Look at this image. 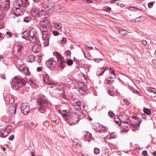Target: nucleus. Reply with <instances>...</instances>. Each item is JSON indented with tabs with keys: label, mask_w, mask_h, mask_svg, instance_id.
I'll return each mask as SVG.
<instances>
[{
	"label": "nucleus",
	"mask_w": 156,
	"mask_h": 156,
	"mask_svg": "<svg viewBox=\"0 0 156 156\" xmlns=\"http://www.w3.org/2000/svg\"><path fill=\"white\" fill-rule=\"evenodd\" d=\"M26 83L25 80L19 76L13 78L11 83V87L14 90H18Z\"/></svg>",
	"instance_id": "1"
},
{
	"label": "nucleus",
	"mask_w": 156,
	"mask_h": 156,
	"mask_svg": "<svg viewBox=\"0 0 156 156\" xmlns=\"http://www.w3.org/2000/svg\"><path fill=\"white\" fill-rule=\"evenodd\" d=\"M20 3L16 2L14 8L16 11L19 13V14H22L24 12L23 8L27 7L29 5L28 0H20Z\"/></svg>",
	"instance_id": "2"
},
{
	"label": "nucleus",
	"mask_w": 156,
	"mask_h": 156,
	"mask_svg": "<svg viewBox=\"0 0 156 156\" xmlns=\"http://www.w3.org/2000/svg\"><path fill=\"white\" fill-rule=\"evenodd\" d=\"M81 115L78 116L76 115H74L70 114L66 118L65 120L70 125L72 126L77 124L80 120L83 118Z\"/></svg>",
	"instance_id": "3"
},
{
	"label": "nucleus",
	"mask_w": 156,
	"mask_h": 156,
	"mask_svg": "<svg viewBox=\"0 0 156 156\" xmlns=\"http://www.w3.org/2000/svg\"><path fill=\"white\" fill-rule=\"evenodd\" d=\"M38 105L39 107L38 108V110L41 113H44L46 112L45 109L47 107V105L48 102L45 99L39 97L37 99Z\"/></svg>",
	"instance_id": "4"
},
{
	"label": "nucleus",
	"mask_w": 156,
	"mask_h": 156,
	"mask_svg": "<svg viewBox=\"0 0 156 156\" xmlns=\"http://www.w3.org/2000/svg\"><path fill=\"white\" fill-rule=\"evenodd\" d=\"M26 37L29 39L31 43H36L39 41V39L37 35V33L33 29L30 30L27 35Z\"/></svg>",
	"instance_id": "5"
},
{
	"label": "nucleus",
	"mask_w": 156,
	"mask_h": 156,
	"mask_svg": "<svg viewBox=\"0 0 156 156\" xmlns=\"http://www.w3.org/2000/svg\"><path fill=\"white\" fill-rule=\"evenodd\" d=\"M53 54L56 56L58 67L62 69L65 66L66 63L64 58L57 52Z\"/></svg>",
	"instance_id": "6"
},
{
	"label": "nucleus",
	"mask_w": 156,
	"mask_h": 156,
	"mask_svg": "<svg viewBox=\"0 0 156 156\" xmlns=\"http://www.w3.org/2000/svg\"><path fill=\"white\" fill-rule=\"evenodd\" d=\"M42 38L45 43L44 45L45 46H47L49 44V40L51 35V34L50 33V32L48 30H45L42 31Z\"/></svg>",
	"instance_id": "7"
},
{
	"label": "nucleus",
	"mask_w": 156,
	"mask_h": 156,
	"mask_svg": "<svg viewBox=\"0 0 156 156\" xmlns=\"http://www.w3.org/2000/svg\"><path fill=\"white\" fill-rule=\"evenodd\" d=\"M46 65L47 67L50 68L51 70L53 69L56 66L57 63L55 59L53 58H50L48 59L46 62Z\"/></svg>",
	"instance_id": "8"
},
{
	"label": "nucleus",
	"mask_w": 156,
	"mask_h": 156,
	"mask_svg": "<svg viewBox=\"0 0 156 156\" xmlns=\"http://www.w3.org/2000/svg\"><path fill=\"white\" fill-rule=\"evenodd\" d=\"M21 110L22 113L24 115L28 114L30 110L29 104L27 103H23L21 104Z\"/></svg>",
	"instance_id": "9"
},
{
	"label": "nucleus",
	"mask_w": 156,
	"mask_h": 156,
	"mask_svg": "<svg viewBox=\"0 0 156 156\" xmlns=\"http://www.w3.org/2000/svg\"><path fill=\"white\" fill-rule=\"evenodd\" d=\"M78 89L80 94L83 95L87 90V87L84 83H79L78 86Z\"/></svg>",
	"instance_id": "10"
},
{
	"label": "nucleus",
	"mask_w": 156,
	"mask_h": 156,
	"mask_svg": "<svg viewBox=\"0 0 156 156\" xmlns=\"http://www.w3.org/2000/svg\"><path fill=\"white\" fill-rule=\"evenodd\" d=\"M43 76V82L46 84L50 85L52 84V81L51 80L48 75L45 72L42 74Z\"/></svg>",
	"instance_id": "11"
},
{
	"label": "nucleus",
	"mask_w": 156,
	"mask_h": 156,
	"mask_svg": "<svg viewBox=\"0 0 156 156\" xmlns=\"http://www.w3.org/2000/svg\"><path fill=\"white\" fill-rule=\"evenodd\" d=\"M31 15L34 17H39L40 16V14H41L40 12H39L38 9L35 8H32L30 11Z\"/></svg>",
	"instance_id": "12"
},
{
	"label": "nucleus",
	"mask_w": 156,
	"mask_h": 156,
	"mask_svg": "<svg viewBox=\"0 0 156 156\" xmlns=\"http://www.w3.org/2000/svg\"><path fill=\"white\" fill-rule=\"evenodd\" d=\"M58 112L61 115L62 117L64 119L70 114L69 113V111L67 109L62 110L61 109H60Z\"/></svg>",
	"instance_id": "13"
},
{
	"label": "nucleus",
	"mask_w": 156,
	"mask_h": 156,
	"mask_svg": "<svg viewBox=\"0 0 156 156\" xmlns=\"http://www.w3.org/2000/svg\"><path fill=\"white\" fill-rule=\"evenodd\" d=\"M40 24L41 27L46 29L49 28L51 26L50 23L48 20H44L41 21Z\"/></svg>",
	"instance_id": "14"
},
{
	"label": "nucleus",
	"mask_w": 156,
	"mask_h": 156,
	"mask_svg": "<svg viewBox=\"0 0 156 156\" xmlns=\"http://www.w3.org/2000/svg\"><path fill=\"white\" fill-rule=\"evenodd\" d=\"M1 5L3 8L5 9H8L10 6L9 0H2Z\"/></svg>",
	"instance_id": "15"
},
{
	"label": "nucleus",
	"mask_w": 156,
	"mask_h": 156,
	"mask_svg": "<svg viewBox=\"0 0 156 156\" xmlns=\"http://www.w3.org/2000/svg\"><path fill=\"white\" fill-rule=\"evenodd\" d=\"M130 124H131L130 122L121 123L120 126H121L122 130L124 131H128L129 130V128L131 127Z\"/></svg>",
	"instance_id": "16"
},
{
	"label": "nucleus",
	"mask_w": 156,
	"mask_h": 156,
	"mask_svg": "<svg viewBox=\"0 0 156 156\" xmlns=\"http://www.w3.org/2000/svg\"><path fill=\"white\" fill-rule=\"evenodd\" d=\"M114 82L113 78L110 76L105 81V84L107 86H111Z\"/></svg>",
	"instance_id": "17"
},
{
	"label": "nucleus",
	"mask_w": 156,
	"mask_h": 156,
	"mask_svg": "<svg viewBox=\"0 0 156 156\" xmlns=\"http://www.w3.org/2000/svg\"><path fill=\"white\" fill-rule=\"evenodd\" d=\"M129 116L125 114H123L121 116L119 119L121 123L125 122H130V120L129 119Z\"/></svg>",
	"instance_id": "18"
},
{
	"label": "nucleus",
	"mask_w": 156,
	"mask_h": 156,
	"mask_svg": "<svg viewBox=\"0 0 156 156\" xmlns=\"http://www.w3.org/2000/svg\"><path fill=\"white\" fill-rule=\"evenodd\" d=\"M81 103L80 101H76L72 104L73 108L76 110L80 111L81 109L80 105Z\"/></svg>",
	"instance_id": "19"
},
{
	"label": "nucleus",
	"mask_w": 156,
	"mask_h": 156,
	"mask_svg": "<svg viewBox=\"0 0 156 156\" xmlns=\"http://www.w3.org/2000/svg\"><path fill=\"white\" fill-rule=\"evenodd\" d=\"M73 145L74 147L77 149L80 148L81 146L80 142L78 141L77 139H75L73 140Z\"/></svg>",
	"instance_id": "20"
},
{
	"label": "nucleus",
	"mask_w": 156,
	"mask_h": 156,
	"mask_svg": "<svg viewBox=\"0 0 156 156\" xmlns=\"http://www.w3.org/2000/svg\"><path fill=\"white\" fill-rule=\"evenodd\" d=\"M108 88V93L109 94L112 96H114L115 93V90L113 86H107Z\"/></svg>",
	"instance_id": "21"
},
{
	"label": "nucleus",
	"mask_w": 156,
	"mask_h": 156,
	"mask_svg": "<svg viewBox=\"0 0 156 156\" xmlns=\"http://www.w3.org/2000/svg\"><path fill=\"white\" fill-rule=\"evenodd\" d=\"M41 46L39 44H35L33 47L32 51L35 53L39 52L40 51Z\"/></svg>",
	"instance_id": "22"
},
{
	"label": "nucleus",
	"mask_w": 156,
	"mask_h": 156,
	"mask_svg": "<svg viewBox=\"0 0 156 156\" xmlns=\"http://www.w3.org/2000/svg\"><path fill=\"white\" fill-rule=\"evenodd\" d=\"M55 4L53 2H50L44 6L46 11H49L52 9L54 7Z\"/></svg>",
	"instance_id": "23"
},
{
	"label": "nucleus",
	"mask_w": 156,
	"mask_h": 156,
	"mask_svg": "<svg viewBox=\"0 0 156 156\" xmlns=\"http://www.w3.org/2000/svg\"><path fill=\"white\" fill-rule=\"evenodd\" d=\"M141 120H139V121L138 122V123H136L135 125V124H133L132 123H131V128H132V130L133 131H135L138 129L137 128L139 126Z\"/></svg>",
	"instance_id": "24"
},
{
	"label": "nucleus",
	"mask_w": 156,
	"mask_h": 156,
	"mask_svg": "<svg viewBox=\"0 0 156 156\" xmlns=\"http://www.w3.org/2000/svg\"><path fill=\"white\" fill-rule=\"evenodd\" d=\"M92 135L90 133H87L85 134L84 137V139L85 141L90 142L92 139Z\"/></svg>",
	"instance_id": "25"
},
{
	"label": "nucleus",
	"mask_w": 156,
	"mask_h": 156,
	"mask_svg": "<svg viewBox=\"0 0 156 156\" xmlns=\"http://www.w3.org/2000/svg\"><path fill=\"white\" fill-rule=\"evenodd\" d=\"M9 133L5 130H2L0 131V136L2 138H4L8 136Z\"/></svg>",
	"instance_id": "26"
},
{
	"label": "nucleus",
	"mask_w": 156,
	"mask_h": 156,
	"mask_svg": "<svg viewBox=\"0 0 156 156\" xmlns=\"http://www.w3.org/2000/svg\"><path fill=\"white\" fill-rule=\"evenodd\" d=\"M16 105H13L9 108V111L12 114H15L16 113Z\"/></svg>",
	"instance_id": "27"
},
{
	"label": "nucleus",
	"mask_w": 156,
	"mask_h": 156,
	"mask_svg": "<svg viewBox=\"0 0 156 156\" xmlns=\"http://www.w3.org/2000/svg\"><path fill=\"white\" fill-rule=\"evenodd\" d=\"M23 70L22 71V73L28 76L30 74V72L29 68L28 67H25L24 68Z\"/></svg>",
	"instance_id": "28"
},
{
	"label": "nucleus",
	"mask_w": 156,
	"mask_h": 156,
	"mask_svg": "<svg viewBox=\"0 0 156 156\" xmlns=\"http://www.w3.org/2000/svg\"><path fill=\"white\" fill-rule=\"evenodd\" d=\"M42 55L40 54L36 56L35 58V61H36L38 62V63H40L41 62Z\"/></svg>",
	"instance_id": "29"
},
{
	"label": "nucleus",
	"mask_w": 156,
	"mask_h": 156,
	"mask_svg": "<svg viewBox=\"0 0 156 156\" xmlns=\"http://www.w3.org/2000/svg\"><path fill=\"white\" fill-rule=\"evenodd\" d=\"M128 9L129 10L131 11H133V12H136L137 10L141 11H142V10L139 9L137 8H136L134 6H129Z\"/></svg>",
	"instance_id": "30"
},
{
	"label": "nucleus",
	"mask_w": 156,
	"mask_h": 156,
	"mask_svg": "<svg viewBox=\"0 0 156 156\" xmlns=\"http://www.w3.org/2000/svg\"><path fill=\"white\" fill-rule=\"evenodd\" d=\"M101 69H103V70L101 72H97V74L98 76H101L102 75L106 70H107V68L106 67L105 68L104 67H102L101 68Z\"/></svg>",
	"instance_id": "31"
},
{
	"label": "nucleus",
	"mask_w": 156,
	"mask_h": 156,
	"mask_svg": "<svg viewBox=\"0 0 156 156\" xmlns=\"http://www.w3.org/2000/svg\"><path fill=\"white\" fill-rule=\"evenodd\" d=\"M129 89L134 94H136L139 96H141V94L140 92L138 90H135L132 88H129Z\"/></svg>",
	"instance_id": "32"
},
{
	"label": "nucleus",
	"mask_w": 156,
	"mask_h": 156,
	"mask_svg": "<svg viewBox=\"0 0 156 156\" xmlns=\"http://www.w3.org/2000/svg\"><path fill=\"white\" fill-rule=\"evenodd\" d=\"M118 32L121 35L123 36H126L127 34V33L126 30L122 29L119 30L118 31Z\"/></svg>",
	"instance_id": "33"
},
{
	"label": "nucleus",
	"mask_w": 156,
	"mask_h": 156,
	"mask_svg": "<svg viewBox=\"0 0 156 156\" xmlns=\"http://www.w3.org/2000/svg\"><path fill=\"white\" fill-rule=\"evenodd\" d=\"M35 57L34 55H30L28 57V60L29 62H32L35 61Z\"/></svg>",
	"instance_id": "34"
},
{
	"label": "nucleus",
	"mask_w": 156,
	"mask_h": 156,
	"mask_svg": "<svg viewBox=\"0 0 156 156\" xmlns=\"http://www.w3.org/2000/svg\"><path fill=\"white\" fill-rule=\"evenodd\" d=\"M143 111L144 113L147 114L148 116L151 114V111L149 109L144 108L143 109Z\"/></svg>",
	"instance_id": "35"
},
{
	"label": "nucleus",
	"mask_w": 156,
	"mask_h": 156,
	"mask_svg": "<svg viewBox=\"0 0 156 156\" xmlns=\"http://www.w3.org/2000/svg\"><path fill=\"white\" fill-rule=\"evenodd\" d=\"M9 97V96L8 95H6L5 97V101H8L9 102V103H13L14 102V100L13 99H12V98H11V99H10V98H9V99H8L7 97Z\"/></svg>",
	"instance_id": "36"
},
{
	"label": "nucleus",
	"mask_w": 156,
	"mask_h": 156,
	"mask_svg": "<svg viewBox=\"0 0 156 156\" xmlns=\"http://www.w3.org/2000/svg\"><path fill=\"white\" fill-rule=\"evenodd\" d=\"M23 47L20 44H18L16 46V50L18 52H20L22 49Z\"/></svg>",
	"instance_id": "37"
},
{
	"label": "nucleus",
	"mask_w": 156,
	"mask_h": 156,
	"mask_svg": "<svg viewBox=\"0 0 156 156\" xmlns=\"http://www.w3.org/2000/svg\"><path fill=\"white\" fill-rule=\"evenodd\" d=\"M94 152L95 154H98L100 153V150L97 147H95L94 148Z\"/></svg>",
	"instance_id": "38"
},
{
	"label": "nucleus",
	"mask_w": 156,
	"mask_h": 156,
	"mask_svg": "<svg viewBox=\"0 0 156 156\" xmlns=\"http://www.w3.org/2000/svg\"><path fill=\"white\" fill-rule=\"evenodd\" d=\"M132 118L134 119H135V120H137L136 122V121L135 122H136V123H138V122H139V120H141V122H142V119H141L140 118H139L137 116H136V115H133L132 116Z\"/></svg>",
	"instance_id": "39"
},
{
	"label": "nucleus",
	"mask_w": 156,
	"mask_h": 156,
	"mask_svg": "<svg viewBox=\"0 0 156 156\" xmlns=\"http://www.w3.org/2000/svg\"><path fill=\"white\" fill-rule=\"evenodd\" d=\"M111 139L115 138L117 137L116 134L115 133H112L109 135Z\"/></svg>",
	"instance_id": "40"
},
{
	"label": "nucleus",
	"mask_w": 156,
	"mask_h": 156,
	"mask_svg": "<svg viewBox=\"0 0 156 156\" xmlns=\"http://www.w3.org/2000/svg\"><path fill=\"white\" fill-rule=\"evenodd\" d=\"M31 20L30 17V16L25 17L23 18V20L26 23H28Z\"/></svg>",
	"instance_id": "41"
},
{
	"label": "nucleus",
	"mask_w": 156,
	"mask_h": 156,
	"mask_svg": "<svg viewBox=\"0 0 156 156\" xmlns=\"http://www.w3.org/2000/svg\"><path fill=\"white\" fill-rule=\"evenodd\" d=\"M97 132L99 133H105L107 132V130L105 128H103L100 130H98Z\"/></svg>",
	"instance_id": "42"
},
{
	"label": "nucleus",
	"mask_w": 156,
	"mask_h": 156,
	"mask_svg": "<svg viewBox=\"0 0 156 156\" xmlns=\"http://www.w3.org/2000/svg\"><path fill=\"white\" fill-rule=\"evenodd\" d=\"M123 101L125 104L127 105H128L130 104V101L127 99H124Z\"/></svg>",
	"instance_id": "43"
},
{
	"label": "nucleus",
	"mask_w": 156,
	"mask_h": 156,
	"mask_svg": "<svg viewBox=\"0 0 156 156\" xmlns=\"http://www.w3.org/2000/svg\"><path fill=\"white\" fill-rule=\"evenodd\" d=\"M103 10L108 12H110L111 10V8L108 6H106L103 8Z\"/></svg>",
	"instance_id": "44"
},
{
	"label": "nucleus",
	"mask_w": 156,
	"mask_h": 156,
	"mask_svg": "<svg viewBox=\"0 0 156 156\" xmlns=\"http://www.w3.org/2000/svg\"><path fill=\"white\" fill-rule=\"evenodd\" d=\"M67 64L68 66H71L73 64V61L72 60L69 59L67 61Z\"/></svg>",
	"instance_id": "45"
},
{
	"label": "nucleus",
	"mask_w": 156,
	"mask_h": 156,
	"mask_svg": "<svg viewBox=\"0 0 156 156\" xmlns=\"http://www.w3.org/2000/svg\"><path fill=\"white\" fill-rule=\"evenodd\" d=\"M109 72L110 73H111L112 74H113L114 76H115V71L114 70H113L111 68H109Z\"/></svg>",
	"instance_id": "46"
},
{
	"label": "nucleus",
	"mask_w": 156,
	"mask_h": 156,
	"mask_svg": "<svg viewBox=\"0 0 156 156\" xmlns=\"http://www.w3.org/2000/svg\"><path fill=\"white\" fill-rule=\"evenodd\" d=\"M94 61L97 63H99V61H102L103 60V59L102 58H94L93 59Z\"/></svg>",
	"instance_id": "47"
},
{
	"label": "nucleus",
	"mask_w": 156,
	"mask_h": 156,
	"mask_svg": "<svg viewBox=\"0 0 156 156\" xmlns=\"http://www.w3.org/2000/svg\"><path fill=\"white\" fill-rule=\"evenodd\" d=\"M108 115L111 118H112L114 115V113L112 111H109L108 112Z\"/></svg>",
	"instance_id": "48"
},
{
	"label": "nucleus",
	"mask_w": 156,
	"mask_h": 156,
	"mask_svg": "<svg viewBox=\"0 0 156 156\" xmlns=\"http://www.w3.org/2000/svg\"><path fill=\"white\" fill-rule=\"evenodd\" d=\"M52 33L54 35L56 36L59 35V32L57 31H52Z\"/></svg>",
	"instance_id": "49"
},
{
	"label": "nucleus",
	"mask_w": 156,
	"mask_h": 156,
	"mask_svg": "<svg viewBox=\"0 0 156 156\" xmlns=\"http://www.w3.org/2000/svg\"><path fill=\"white\" fill-rule=\"evenodd\" d=\"M154 2H149L148 4V7L149 8H151V6H153Z\"/></svg>",
	"instance_id": "50"
},
{
	"label": "nucleus",
	"mask_w": 156,
	"mask_h": 156,
	"mask_svg": "<svg viewBox=\"0 0 156 156\" xmlns=\"http://www.w3.org/2000/svg\"><path fill=\"white\" fill-rule=\"evenodd\" d=\"M43 67H38L37 68V72H39L42 71Z\"/></svg>",
	"instance_id": "51"
},
{
	"label": "nucleus",
	"mask_w": 156,
	"mask_h": 156,
	"mask_svg": "<svg viewBox=\"0 0 156 156\" xmlns=\"http://www.w3.org/2000/svg\"><path fill=\"white\" fill-rule=\"evenodd\" d=\"M153 90H155V88H154L151 87H149L148 89V90L150 93H152L153 92Z\"/></svg>",
	"instance_id": "52"
},
{
	"label": "nucleus",
	"mask_w": 156,
	"mask_h": 156,
	"mask_svg": "<svg viewBox=\"0 0 156 156\" xmlns=\"http://www.w3.org/2000/svg\"><path fill=\"white\" fill-rule=\"evenodd\" d=\"M52 84H50V85H53L55 86V87L59 86L60 85L58 83H55L54 82L52 81Z\"/></svg>",
	"instance_id": "53"
},
{
	"label": "nucleus",
	"mask_w": 156,
	"mask_h": 156,
	"mask_svg": "<svg viewBox=\"0 0 156 156\" xmlns=\"http://www.w3.org/2000/svg\"><path fill=\"white\" fill-rule=\"evenodd\" d=\"M65 54L67 55H69L71 54V52L70 50H68L65 51Z\"/></svg>",
	"instance_id": "54"
},
{
	"label": "nucleus",
	"mask_w": 156,
	"mask_h": 156,
	"mask_svg": "<svg viewBox=\"0 0 156 156\" xmlns=\"http://www.w3.org/2000/svg\"><path fill=\"white\" fill-rule=\"evenodd\" d=\"M66 41V38L65 37H63L62 40L61 41V42L62 43H65Z\"/></svg>",
	"instance_id": "55"
},
{
	"label": "nucleus",
	"mask_w": 156,
	"mask_h": 156,
	"mask_svg": "<svg viewBox=\"0 0 156 156\" xmlns=\"http://www.w3.org/2000/svg\"><path fill=\"white\" fill-rule=\"evenodd\" d=\"M141 116L143 119H146V115L144 113H141Z\"/></svg>",
	"instance_id": "56"
},
{
	"label": "nucleus",
	"mask_w": 156,
	"mask_h": 156,
	"mask_svg": "<svg viewBox=\"0 0 156 156\" xmlns=\"http://www.w3.org/2000/svg\"><path fill=\"white\" fill-rule=\"evenodd\" d=\"M142 154L143 155L146 156L147 155V152L146 150L143 151L142 152Z\"/></svg>",
	"instance_id": "57"
},
{
	"label": "nucleus",
	"mask_w": 156,
	"mask_h": 156,
	"mask_svg": "<svg viewBox=\"0 0 156 156\" xmlns=\"http://www.w3.org/2000/svg\"><path fill=\"white\" fill-rule=\"evenodd\" d=\"M55 27L58 29H60L61 28V27L60 26L59 24L57 23H55Z\"/></svg>",
	"instance_id": "58"
},
{
	"label": "nucleus",
	"mask_w": 156,
	"mask_h": 156,
	"mask_svg": "<svg viewBox=\"0 0 156 156\" xmlns=\"http://www.w3.org/2000/svg\"><path fill=\"white\" fill-rule=\"evenodd\" d=\"M85 47L86 48V49L87 50H91L93 49V47L87 46V45H85Z\"/></svg>",
	"instance_id": "59"
},
{
	"label": "nucleus",
	"mask_w": 156,
	"mask_h": 156,
	"mask_svg": "<svg viewBox=\"0 0 156 156\" xmlns=\"http://www.w3.org/2000/svg\"><path fill=\"white\" fill-rule=\"evenodd\" d=\"M14 138V135H11L9 138V140H12Z\"/></svg>",
	"instance_id": "60"
},
{
	"label": "nucleus",
	"mask_w": 156,
	"mask_h": 156,
	"mask_svg": "<svg viewBox=\"0 0 156 156\" xmlns=\"http://www.w3.org/2000/svg\"><path fill=\"white\" fill-rule=\"evenodd\" d=\"M24 68H25V67H23L22 66H19V69L20 71H21L22 73V71L23 70V69Z\"/></svg>",
	"instance_id": "61"
},
{
	"label": "nucleus",
	"mask_w": 156,
	"mask_h": 156,
	"mask_svg": "<svg viewBox=\"0 0 156 156\" xmlns=\"http://www.w3.org/2000/svg\"><path fill=\"white\" fill-rule=\"evenodd\" d=\"M0 78H2V79H6V78L5 77V75L3 74L0 75Z\"/></svg>",
	"instance_id": "62"
},
{
	"label": "nucleus",
	"mask_w": 156,
	"mask_h": 156,
	"mask_svg": "<svg viewBox=\"0 0 156 156\" xmlns=\"http://www.w3.org/2000/svg\"><path fill=\"white\" fill-rule=\"evenodd\" d=\"M6 34L9 35L10 37H12V33L9 31L6 32Z\"/></svg>",
	"instance_id": "63"
},
{
	"label": "nucleus",
	"mask_w": 156,
	"mask_h": 156,
	"mask_svg": "<svg viewBox=\"0 0 156 156\" xmlns=\"http://www.w3.org/2000/svg\"><path fill=\"white\" fill-rule=\"evenodd\" d=\"M142 44L144 45H146L147 44V42L145 40H143L142 41Z\"/></svg>",
	"instance_id": "64"
}]
</instances>
